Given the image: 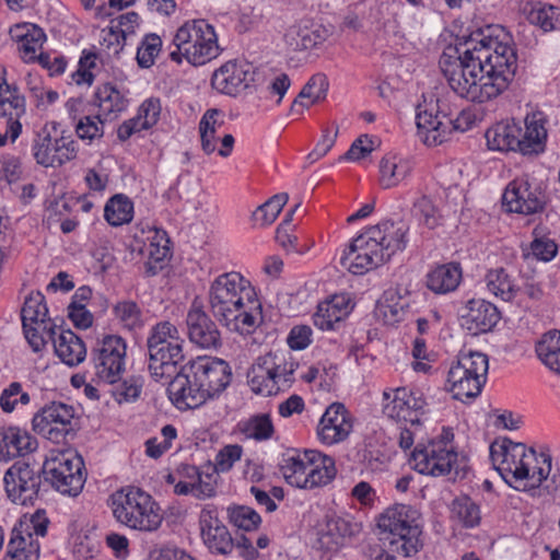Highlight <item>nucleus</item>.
I'll return each mask as SVG.
<instances>
[{
	"mask_svg": "<svg viewBox=\"0 0 560 560\" xmlns=\"http://www.w3.org/2000/svg\"><path fill=\"white\" fill-rule=\"evenodd\" d=\"M503 30L487 27L486 31L474 33L466 45H474V58H476L475 86L477 91L469 95L472 103H486L501 95L512 82L517 57L514 47L510 44L508 34L500 35L495 32Z\"/></svg>",
	"mask_w": 560,
	"mask_h": 560,
	"instance_id": "1",
	"label": "nucleus"
},
{
	"mask_svg": "<svg viewBox=\"0 0 560 560\" xmlns=\"http://www.w3.org/2000/svg\"><path fill=\"white\" fill-rule=\"evenodd\" d=\"M209 308L230 331L253 334L262 323V307L250 281L240 272L218 276L209 287Z\"/></svg>",
	"mask_w": 560,
	"mask_h": 560,
	"instance_id": "2",
	"label": "nucleus"
},
{
	"mask_svg": "<svg viewBox=\"0 0 560 560\" xmlns=\"http://www.w3.org/2000/svg\"><path fill=\"white\" fill-rule=\"evenodd\" d=\"M231 368L222 359L198 357L183 365L170 382V399L178 409H194L221 394L231 382Z\"/></svg>",
	"mask_w": 560,
	"mask_h": 560,
	"instance_id": "3",
	"label": "nucleus"
},
{
	"mask_svg": "<svg viewBox=\"0 0 560 560\" xmlns=\"http://www.w3.org/2000/svg\"><path fill=\"white\" fill-rule=\"evenodd\" d=\"M408 230L405 223L390 220L364 229L343 250L340 265L353 275L384 265L406 248Z\"/></svg>",
	"mask_w": 560,
	"mask_h": 560,
	"instance_id": "4",
	"label": "nucleus"
},
{
	"mask_svg": "<svg viewBox=\"0 0 560 560\" xmlns=\"http://www.w3.org/2000/svg\"><path fill=\"white\" fill-rule=\"evenodd\" d=\"M420 512L409 505L396 503L377 518L380 539L392 552L404 557L416 555L421 548Z\"/></svg>",
	"mask_w": 560,
	"mask_h": 560,
	"instance_id": "5",
	"label": "nucleus"
},
{
	"mask_svg": "<svg viewBox=\"0 0 560 560\" xmlns=\"http://www.w3.org/2000/svg\"><path fill=\"white\" fill-rule=\"evenodd\" d=\"M110 500L113 515L121 525L144 533H152L161 527V509L152 495L142 489L124 487L115 491Z\"/></svg>",
	"mask_w": 560,
	"mask_h": 560,
	"instance_id": "6",
	"label": "nucleus"
},
{
	"mask_svg": "<svg viewBox=\"0 0 560 560\" xmlns=\"http://www.w3.org/2000/svg\"><path fill=\"white\" fill-rule=\"evenodd\" d=\"M170 59L182 63L186 59L192 66H202L220 54L214 27L206 20H192L177 28L168 46Z\"/></svg>",
	"mask_w": 560,
	"mask_h": 560,
	"instance_id": "7",
	"label": "nucleus"
},
{
	"mask_svg": "<svg viewBox=\"0 0 560 560\" xmlns=\"http://www.w3.org/2000/svg\"><path fill=\"white\" fill-rule=\"evenodd\" d=\"M184 340L177 327L168 320L158 323L151 328L147 346L149 352L148 369L151 376L160 382H171L184 361Z\"/></svg>",
	"mask_w": 560,
	"mask_h": 560,
	"instance_id": "8",
	"label": "nucleus"
},
{
	"mask_svg": "<svg viewBox=\"0 0 560 560\" xmlns=\"http://www.w3.org/2000/svg\"><path fill=\"white\" fill-rule=\"evenodd\" d=\"M298 366L290 352H270L252 365L247 373L248 383L255 393L271 396L291 387Z\"/></svg>",
	"mask_w": 560,
	"mask_h": 560,
	"instance_id": "9",
	"label": "nucleus"
},
{
	"mask_svg": "<svg viewBox=\"0 0 560 560\" xmlns=\"http://www.w3.org/2000/svg\"><path fill=\"white\" fill-rule=\"evenodd\" d=\"M488 357L478 351L460 352L447 373V389L457 400L476 398L486 384Z\"/></svg>",
	"mask_w": 560,
	"mask_h": 560,
	"instance_id": "10",
	"label": "nucleus"
},
{
	"mask_svg": "<svg viewBox=\"0 0 560 560\" xmlns=\"http://www.w3.org/2000/svg\"><path fill=\"white\" fill-rule=\"evenodd\" d=\"M490 458L505 482L521 490L523 478L528 477V464L533 460V454L527 453L526 445L508 439L502 443H492Z\"/></svg>",
	"mask_w": 560,
	"mask_h": 560,
	"instance_id": "11",
	"label": "nucleus"
},
{
	"mask_svg": "<svg viewBox=\"0 0 560 560\" xmlns=\"http://www.w3.org/2000/svg\"><path fill=\"white\" fill-rule=\"evenodd\" d=\"M127 343L118 335L98 340L91 353L94 377L98 383L114 384L121 378L126 364Z\"/></svg>",
	"mask_w": 560,
	"mask_h": 560,
	"instance_id": "12",
	"label": "nucleus"
},
{
	"mask_svg": "<svg viewBox=\"0 0 560 560\" xmlns=\"http://www.w3.org/2000/svg\"><path fill=\"white\" fill-rule=\"evenodd\" d=\"M84 463L72 453H59L44 464V472L51 486L62 494L75 497L84 486Z\"/></svg>",
	"mask_w": 560,
	"mask_h": 560,
	"instance_id": "13",
	"label": "nucleus"
},
{
	"mask_svg": "<svg viewBox=\"0 0 560 560\" xmlns=\"http://www.w3.org/2000/svg\"><path fill=\"white\" fill-rule=\"evenodd\" d=\"M469 112L456 109L452 119L442 120L432 110L420 109L416 115L418 137L427 145H440L450 139L453 131L464 132L472 125Z\"/></svg>",
	"mask_w": 560,
	"mask_h": 560,
	"instance_id": "14",
	"label": "nucleus"
},
{
	"mask_svg": "<svg viewBox=\"0 0 560 560\" xmlns=\"http://www.w3.org/2000/svg\"><path fill=\"white\" fill-rule=\"evenodd\" d=\"M413 468L422 475L445 476L458 470V454L454 446H446L442 441L419 443L411 453Z\"/></svg>",
	"mask_w": 560,
	"mask_h": 560,
	"instance_id": "15",
	"label": "nucleus"
},
{
	"mask_svg": "<svg viewBox=\"0 0 560 560\" xmlns=\"http://www.w3.org/2000/svg\"><path fill=\"white\" fill-rule=\"evenodd\" d=\"M74 408L71 405L52 401L40 408L32 419L33 430L55 444H62L73 431Z\"/></svg>",
	"mask_w": 560,
	"mask_h": 560,
	"instance_id": "16",
	"label": "nucleus"
},
{
	"mask_svg": "<svg viewBox=\"0 0 560 560\" xmlns=\"http://www.w3.org/2000/svg\"><path fill=\"white\" fill-rule=\"evenodd\" d=\"M474 45H466L467 48L457 57L443 55L440 59L441 70L453 92L468 101L469 95L477 91L475 86L476 58H474Z\"/></svg>",
	"mask_w": 560,
	"mask_h": 560,
	"instance_id": "17",
	"label": "nucleus"
},
{
	"mask_svg": "<svg viewBox=\"0 0 560 560\" xmlns=\"http://www.w3.org/2000/svg\"><path fill=\"white\" fill-rule=\"evenodd\" d=\"M4 489L15 504L26 505L37 498L42 478L40 471L31 464L19 460L4 474Z\"/></svg>",
	"mask_w": 560,
	"mask_h": 560,
	"instance_id": "18",
	"label": "nucleus"
},
{
	"mask_svg": "<svg viewBox=\"0 0 560 560\" xmlns=\"http://www.w3.org/2000/svg\"><path fill=\"white\" fill-rule=\"evenodd\" d=\"M33 155L44 167H57L77 156V141L71 137L52 138L49 132L37 136L32 147Z\"/></svg>",
	"mask_w": 560,
	"mask_h": 560,
	"instance_id": "19",
	"label": "nucleus"
},
{
	"mask_svg": "<svg viewBox=\"0 0 560 560\" xmlns=\"http://www.w3.org/2000/svg\"><path fill=\"white\" fill-rule=\"evenodd\" d=\"M353 429L350 412L343 404L332 402L322 416L317 425V438L326 445H334L345 441Z\"/></svg>",
	"mask_w": 560,
	"mask_h": 560,
	"instance_id": "20",
	"label": "nucleus"
},
{
	"mask_svg": "<svg viewBox=\"0 0 560 560\" xmlns=\"http://www.w3.org/2000/svg\"><path fill=\"white\" fill-rule=\"evenodd\" d=\"M201 537L211 553L230 555L234 549V538L218 518V512L211 505L202 509L200 516Z\"/></svg>",
	"mask_w": 560,
	"mask_h": 560,
	"instance_id": "21",
	"label": "nucleus"
},
{
	"mask_svg": "<svg viewBox=\"0 0 560 560\" xmlns=\"http://www.w3.org/2000/svg\"><path fill=\"white\" fill-rule=\"evenodd\" d=\"M186 325L188 338L196 346L203 349H217L221 346V334L215 323L196 301L187 313Z\"/></svg>",
	"mask_w": 560,
	"mask_h": 560,
	"instance_id": "22",
	"label": "nucleus"
},
{
	"mask_svg": "<svg viewBox=\"0 0 560 560\" xmlns=\"http://www.w3.org/2000/svg\"><path fill=\"white\" fill-rule=\"evenodd\" d=\"M170 240L164 230L149 224L138 225L130 244L131 252L160 262L170 255Z\"/></svg>",
	"mask_w": 560,
	"mask_h": 560,
	"instance_id": "23",
	"label": "nucleus"
},
{
	"mask_svg": "<svg viewBox=\"0 0 560 560\" xmlns=\"http://www.w3.org/2000/svg\"><path fill=\"white\" fill-rule=\"evenodd\" d=\"M254 81L252 66L245 62L228 61L214 71L211 84L221 93L236 95Z\"/></svg>",
	"mask_w": 560,
	"mask_h": 560,
	"instance_id": "24",
	"label": "nucleus"
},
{
	"mask_svg": "<svg viewBox=\"0 0 560 560\" xmlns=\"http://www.w3.org/2000/svg\"><path fill=\"white\" fill-rule=\"evenodd\" d=\"M500 312L494 304L483 299L467 302L462 315V326L472 335L490 331L499 322Z\"/></svg>",
	"mask_w": 560,
	"mask_h": 560,
	"instance_id": "25",
	"label": "nucleus"
},
{
	"mask_svg": "<svg viewBox=\"0 0 560 560\" xmlns=\"http://www.w3.org/2000/svg\"><path fill=\"white\" fill-rule=\"evenodd\" d=\"M423 401L415 397L413 393L407 388H396L393 398L383 407L386 417L397 422L410 423V425L420 424V409Z\"/></svg>",
	"mask_w": 560,
	"mask_h": 560,
	"instance_id": "26",
	"label": "nucleus"
},
{
	"mask_svg": "<svg viewBox=\"0 0 560 560\" xmlns=\"http://www.w3.org/2000/svg\"><path fill=\"white\" fill-rule=\"evenodd\" d=\"M328 37L329 31L324 25L302 21L287 31L284 40L293 51H302L318 48Z\"/></svg>",
	"mask_w": 560,
	"mask_h": 560,
	"instance_id": "27",
	"label": "nucleus"
},
{
	"mask_svg": "<svg viewBox=\"0 0 560 560\" xmlns=\"http://www.w3.org/2000/svg\"><path fill=\"white\" fill-rule=\"evenodd\" d=\"M47 338L52 341L57 357L67 365H78L85 359V345L73 331L50 327Z\"/></svg>",
	"mask_w": 560,
	"mask_h": 560,
	"instance_id": "28",
	"label": "nucleus"
},
{
	"mask_svg": "<svg viewBox=\"0 0 560 560\" xmlns=\"http://www.w3.org/2000/svg\"><path fill=\"white\" fill-rule=\"evenodd\" d=\"M546 122V117L541 112H535L525 117L520 139V153L538 155L545 151L548 138Z\"/></svg>",
	"mask_w": 560,
	"mask_h": 560,
	"instance_id": "29",
	"label": "nucleus"
},
{
	"mask_svg": "<svg viewBox=\"0 0 560 560\" xmlns=\"http://www.w3.org/2000/svg\"><path fill=\"white\" fill-rule=\"evenodd\" d=\"M25 114V98L15 85L2 78L0 81V116L8 117L11 141L14 142L22 131L20 118Z\"/></svg>",
	"mask_w": 560,
	"mask_h": 560,
	"instance_id": "30",
	"label": "nucleus"
},
{
	"mask_svg": "<svg viewBox=\"0 0 560 560\" xmlns=\"http://www.w3.org/2000/svg\"><path fill=\"white\" fill-rule=\"evenodd\" d=\"M352 311L351 300L346 294H336L320 302L313 315L314 325L322 330H335Z\"/></svg>",
	"mask_w": 560,
	"mask_h": 560,
	"instance_id": "31",
	"label": "nucleus"
},
{
	"mask_svg": "<svg viewBox=\"0 0 560 560\" xmlns=\"http://www.w3.org/2000/svg\"><path fill=\"white\" fill-rule=\"evenodd\" d=\"M37 448V441L18 427L0 429V462L24 456Z\"/></svg>",
	"mask_w": 560,
	"mask_h": 560,
	"instance_id": "32",
	"label": "nucleus"
},
{
	"mask_svg": "<svg viewBox=\"0 0 560 560\" xmlns=\"http://www.w3.org/2000/svg\"><path fill=\"white\" fill-rule=\"evenodd\" d=\"M9 34L18 43L21 58L25 62L35 61L37 51L46 40L44 31L32 23H20L10 27Z\"/></svg>",
	"mask_w": 560,
	"mask_h": 560,
	"instance_id": "33",
	"label": "nucleus"
},
{
	"mask_svg": "<svg viewBox=\"0 0 560 560\" xmlns=\"http://www.w3.org/2000/svg\"><path fill=\"white\" fill-rule=\"evenodd\" d=\"M313 450H306L303 453L291 450L282 454L279 462V469L284 480L292 487L305 489L307 486L308 464L312 459Z\"/></svg>",
	"mask_w": 560,
	"mask_h": 560,
	"instance_id": "34",
	"label": "nucleus"
},
{
	"mask_svg": "<svg viewBox=\"0 0 560 560\" xmlns=\"http://www.w3.org/2000/svg\"><path fill=\"white\" fill-rule=\"evenodd\" d=\"M508 211L533 214L542 209V201L529 190L527 183H511L502 197Z\"/></svg>",
	"mask_w": 560,
	"mask_h": 560,
	"instance_id": "35",
	"label": "nucleus"
},
{
	"mask_svg": "<svg viewBox=\"0 0 560 560\" xmlns=\"http://www.w3.org/2000/svg\"><path fill=\"white\" fill-rule=\"evenodd\" d=\"M521 135L522 126L512 119L497 122L486 131L485 136L490 150L518 152Z\"/></svg>",
	"mask_w": 560,
	"mask_h": 560,
	"instance_id": "36",
	"label": "nucleus"
},
{
	"mask_svg": "<svg viewBox=\"0 0 560 560\" xmlns=\"http://www.w3.org/2000/svg\"><path fill=\"white\" fill-rule=\"evenodd\" d=\"M413 170L410 159L397 154H386L378 163V183L382 188L390 189L397 187Z\"/></svg>",
	"mask_w": 560,
	"mask_h": 560,
	"instance_id": "37",
	"label": "nucleus"
},
{
	"mask_svg": "<svg viewBox=\"0 0 560 560\" xmlns=\"http://www.w3.org/2000/svg\"><path fill=\"white\" fill-rule=\"evenodd\" d=\"M39 542L33 538V533L14 527L8 542L4 560H38Z\"/></svg>",
	"mask_w": 560,
	"mask_h": 560,
	"instance_id": "38",
	"label": "nucleus"
},
{
	"mask_svg": "<svg viewBox=\"0 0 560 560\" xmlns=\"http://www.w3.org/2000/svg\"><path fill=\"white\" fill-rule=\"evenodd\" d=\"M462 275V267L458 262L436 266L427 275V287L438 294L453 292L459 285Z\"/></svg>",
	"mask_w": 560,
	"mask_h": 560,
	"instance_id": "39",
	"label": "nucleus"
},
{
	"mask_svg": "<svg viewBox=\"0 0 560 560\" xmlns=\"http://www.w3.org/2000/svg\"><path fill=\"white\" fill-rule=\"evenodd\" d=\"M100 117L110 121L118 117L128 106V100L114 85L106 83L95 92Z\"/></svg>",
	"mask_w": 560,
	"mask_h": 560,
	"instance_id": "40",
	"label": "nucleus"
},
{
	"mask_svg": "<svg viewBox=\"0 0 560 560\" xmlns=\"http://www.w3.org/2000/svg\"><path fill=\"white\" fill-rule=\"evenodd\" d=\"M310 459L305 489L324 487L335 479L337 469L332 457L313 450Z\"/></svg>",
	"mask_w": 560,
	"mask_h": 560,
	"instance_id": "41",
	"label": "nucleus"
},
{
	"mask_svg": "<svg viewBox=\"0 0 560 560\" xmlns=\"http://www.w3.org/2000/svg\"><path fill=\"white\" fill-rule=\"evenodd\" d=\"M354 534V526L342 517H330L319 534L318 541L322 548L336 550L343 545V540Z\"/></svg>",
	"mask_w": 560,
	"mask_h": 560,
	"instance_id": "42",
	"label": "nucleus"
},
{
	"mask_svg": "<svg viewBox=\"0 0 560 560\" xmlns=\"http://www.w3.org/2000/svg\"><path fill=\"white\" fill-rule=\"evenodd\" d=\"M48 308L45 303V296L40 292L31 293L25 299L21 311L23 327H26V324H35L42 327L47 336L48 329L55 327L49 320H46Z\"/></svg>",
	"mask_w": 560,
	"mask_h": 560,
	"instance_id": "43",
	"label": "nucleus"
},
{
	"mask_svg": "<svg viewBox=\"0 0 560 560\" xmlns=\"http://www.w3.org/2000/svg\"><path fill=\"white\" fill-rule=\"evenodd\" d=\"M535 350L542 364L560 376V331L544 334Z\"/></svg>",
	"mask_w": 560,
	"mask_h": 560,
	"instance_id": "44",
	"label": "nucleus"
},
{
	"mask_svg": "<svg viewBox=\"0 0 560 560\" xmlns=\"http://www.w3.org/2000/svg\"><path fill=\"white\" fill-rule=\"evenodd\" d=\"M533 454L528 464V477L523 478L521 490L538 488L549 476L551 470V456L547 452L537 453L533 447L527 448Z\"/></svg>",
	"mask_w": 560,
	"mask_h": 560,
	"instance_id": "45",
	"label": "nucleus"
},
{
	"mask_svg": "<svg viewBox=\"0 0 560 560\" xmlns=\"http://www.w3.org/2000/svg\"><path fill=\"white\" fill-rule=\"evenodd\" d=\"M104 218L112 226L129 223L133 218V203L122 194L108 199L104 208Z\"/></svg>",
	"mask_w": 560,
	"mask_h": 560,
	"instance_id": "46",
	"label": "nucleus"
},
{
	"mask_svg": "<svg viewBox=\"0 0 560 560\" xmlns=\"http://www.w3.org/2000/svg\"><path fill=\"white\" fill-rule=\"evenodd\" d=\"M485 281L489 292L505 302L512 301L516 295L517 289L514 280L502 267L490 269Z\"/></svg>",
	"mask_w": 560,
	"mask_h": 560,
	"instance_id": "47",
	"label": "nucleus"
},
{
	"mask_svg": "<svg viewBox=\"0 0 560 560\" xmlns=\"http://www.w3.org/2000/svg\"><path fill=\"white\" fill-rule=\"evenodd\" d=\"M451 517L459 522L466 528L479 525L480 509L468 495L456 497L450 505Z\"/></svg>",
	"mask_w": 560,
	"mask_h": 560,
	"instance_id": "48",
	"label": "nucleus"
},
{
	"mask_svg": "<svg viewBox=\"0 0 560 560\" xmlns=\"http://www.w3.org/2000/svg\"><path fill=\"white\" fill-rule=\"evenodd\" d=\"M409 303L397 291L388 290L380 302L378 311L386 324H395L402 320Z\"/></svg>",
	"mask_w": 560,
	"mask_h": 560,
	"instance_id": "49",
	"label": "nucleus"
},
{
	"mask_svg": "<svg viewBox=\"0 0 560 560\" xmlns=\"http://www.w3.org/2000/svg\"><path fill=\"white\" fill-rule=\"evenodd\" d=\"M240 431L248 439L266 441L272 438L275 428L270 416L259 413L238 423Z\"/></svg>",
	"mask_w": 560,
	"mask_h": 560,
	"instance_id": "50",
	"label": "nucleus"
},
{
	"mask_svg": "<svg viewBox=\"0 0 560 560\" xmlns=\"http://www.w3.org/2000/svg\"><path fill=\"white\" fill-rule=\"evenodd\" d=\"M219 114L218 109H208L199 121L201 148L206 154H212L217 149V130L222 125L217 119Z\"/></svg>",
	"mask_w": 560,
	"mask_h": 560,
	"instance_id": "51",
	"label": "nucleus"
},
{
	"mask_svg": "<svg viewBox=\"0 0 560 560\" xmlns=\"http://www.w3.org/2000/svg\"><path fill=\"white\" fill-rule=\"evenodd\" d=\"M116 319L124 328L133 330L143 326V314L140 306L131 301L124 300L118 302L113 308Z\"/></svg>",
	"mask_w": 560,
	"mask_h": 560,
	"instance_id": "52",
	"label": "nucleus"
},
{
	"mask_svg": "<svg viewBox=\"0 0 560 560\" xmlns=\"http://www.w3.org/2000/svg\"><path fill=\"white\" fill-rule=\"evenodd\" d=\"M328 86V79L324 73L314 74L294 100L291 110H295L296 104L301 100H311V104H315L324 100L326 97Z\"/></svg>",
	"mask_w": 560,
	"mask_h": 560,
	"instance_id": "53",
	"label": "nucleus"
},
{
	"mask_svg": "<svg viewBox=\"0 0 560 560\" xmlns=\"http://www.w3.org/2000/svg\"><path fill=\"white\" fill-rule=\"evenodd\" d=\"M289 196L285 192L277 194L259 206L253 213L255 222L261 226L270 225L279 215Z\"/></svg>",
	"mask_w": 560,
	"mask_h": 560,
	"instance_id": "54",
	"label": "nucleus"
},
{
	"mask_svg": "<svg viewBox=\"0 0 560 560\" xmlns=\"http://www.w3.org/2000/svg\"><path fill=\"white\" fill-rule=\"evenodd\" d=\"M527 20L530 24L539 26L545 32L557 30L556 15L558 9L552 5L537 3L527 11Z\"/></svg>",
	"mask_w": 560,
	"mask_h": 560,
	"instance_id": "55",
	"label": "nucleus"
},
{
	"mask_svg": "<svg viewBox=\"0 0 560 560\" xmlns=\"http://www.w3.org/2000/svg\"><path fill=\"white\" fill-rule=\"evenodd\" d=\"M110 385L113 386L110 394L118 404L129 402L136 400L140 396L142 380L141 377L130 376L122 381L119 380Z\"/></svg>",
	"mask_w": 560,
	"mask_h": 560,
	"instance_id": "56",
	"label": "nucleus"
},
{
	"mask_svg": "<svg viewBox=\"0 0 560 560\" xmlns=\"http://www.w3.org/2000/svg\"><path fill=\"white\" fill-rule=\"evenodd\" d=\"M162 49V39L156 34L143 37L137 50V61L141 68H150Z\"/></svg>",
	"mask_w": 560,
	"mask_h": 560,
	"instance_id": "57",
	"label": "nucleus"
},
{
	"mask_svg": "<svg viewBox=\"0 0 560 560\" xmlns=\"http://www.w3.org/2000/svg\"><path fill=\"white\" fill-rule=\"evenodd\" d=\"M107 120L100 117V114L93 116H83L75 125V132L82 140L93 141L101 139L104 135V125Z\"/></svg>",
	"mask_w": 560,
	"mask_h": 560,
	"instance_id": "58",
	"label": "nucleus"
},
{
	"mask_svg": "<svg viewBox=\"0 0 560 560\" xmlns=\"http://www.w3.org/2000/svg\"><path fill=\"white\" fill-rule=\"evenodd\" d=\"M243 455V448L238 444H229L221 448L214 458L213 466L209 465V469L213 472H228L232 469L234 463L238 462Z\"/></svg>",
	"mask_w": 560,
	"mask_h": 560,
	"instance_id": "59",
	"label": "nucleus"
},
{
	"mask_svg": "<svg viewBox=\"0 0 560 560\" xmlns=\"http://www.w3.org/2000/svg\"><path fill=\"white\" fill-rule=\"evenodd\" d=\"M229 518L233 525L244 530L255 529L261 522L255 510L243 505L229 509Z\"/></svg>",
	"mask_w": 560,
	"mask_h": 560,
	"instance_id": "60",
	"label": "nucleus"
},
{
	"mask_svg": "<svg viewBox=\"0 0 560 560\" xmlns=\"http://www.w3.org/2000/svg\"><path fill=\"white\" fill-rule=\"evenodd\" d=\"M413 215L429 229H434L439 224V214L432 200L422 196L416 200L412 208Z\"/></svg>",
	"mask_w": 560,
	"mask_h": 560,
	"instance_id": "61",
	"label": "nucleus"
},
{
	"mask_svg": "<svg viewBox=\"0 0 560 560\" xmlns=\"http://www.w3.org/2000/svg\"><path fill=\"white\" fill-rule=\"evenodd\" d=\"M27 405L30 402V395L22 392V386L18 382L11 383L4 388L0 395V407L4 412H12L18 402Z\"/></svg>",
	"mask_w": 560,
	"mask_h": 560,
	"instance_id": "62",
	"label": "nucleus"
},
{
	"mask_svg": "<svg viewBox=\"0 0 560 560\" xmlns=\"http://www.w3.org/2000/svg\"><path fill=\"white\" fill-rule=\"evenodd\" d=\"M189 552L174 544L154 545L147 560H187Z\"/></svg>",
	"mask_w": 560,
	"mask_h": 560,
	"instance_id": "63",
	"label": "nucleus"
},
{
	"mask_svg": "<svg viewBox=\"0 0 560 560\" xmlns=\"http://www.w3.org/2000/svg\"><path fill=\"white\" fill-rule=\"evenodd\" d=\"M215 486L217 480L215 472H213V470L210 472L200 471L198 474V478H196V482H194L191 491H189V494L196 499L203 500L214 495Z\"/></svg>",
	"mask_w": 560,
	"mask_h": 560,
	"instance_id": "64",
	"label": "nucleus"
}]
</instances>
